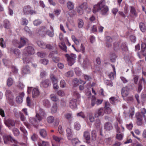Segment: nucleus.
Listing matches in <instances>:
<instances>
[{"mask_svg": "<svg viewBox=\"0 0 146 146\" xmlns=\"http://www.w3.org/2000/svg\"><path fill=\"white\" fill-rule=\"evenodd\" d=\"M64 117L66 119L69 120L72 118V115L70 113H67L64 115Z\"/></svg>", "mask_w": 146, "mask_h": 146, "instance_id": "e2e57ef3", "label": "nucleus"}, {"mask_svg": "<svg viewBox=\"0 0 146 146\" xmlns=\"http://www.w3.org/2000/svg\"><path fill=\"white\" fill-rule=\"evenodd\" d=\"M13 44L15 47H17L19 48V41L16 39L14 40L13 41Z\"/></svg>", "mask_w": 146, "mask_h": 146, "instance_id": "5fc2aeb1", "label": "nucleus"}, {"mask_svg": "<svg viewBox=\"0 0 146 146\" xmlns=\"http://www.w3.org/2000/svg\"><path fill=\"white\" fill-rule=\"evenodd\" d=\"M73 75V72L72 71H70L65 74V76L67 77H71Z\"/></svg>", "mask_w": 146, "mask_h": 146, "instance_id": "09e8293b", "label": "nucleus"}, {"mask_svg": "<svg viewBox=\"0 0 146 146\" xmlns=\"http://www.w3.org/2000/svg\"><path fill=\"white\" fill-rule=\"evenodd\" d=\"M121 48L123 51H126L128 50V48L125 43H123L121 45Z\"/></svg>", "mask_w": 146, "mask_h": 146, "instance_id": "58836bf2", "label": "nucleus"}, {"mask_svg": "<svg viewBox=\"0 0 146 146\" xmlns=\"http://www.w3.org/2000/svg\"><path fill=\"white\" fill-rule=\"evenodd\" d=\"M40 94V92L38 88H35L33 89L32 93V96L33 98H36L39 96Z\"/></svg>", "mask_w": 146, "mask_h": 146, "instance_id": "dca6fc26", "label": "nucleus"}, {"mask_svg": "<svg viewBox=\"0 0 146 146\" xmlns=\"http://www.w3.org/2000/svg\"><path fill=\"white\" fill-rule=\"evenodd\" d=\"M13 83V79L11 78H9L7 80V83L8 86H11Z\"/></svg>", "mask_w": 146, "mask_h": 146, "instance_id": "e433bc0d", "label": "nucleus"}, {"mask_svg": "<svg viewBox=\"0 0 146 146\" xmlns=\"http://www.w3.org/2000/svg\"><path fill=\"white\" fill-rule=\"evenodd\" d=\"M50 77L53 84L58 83V80L53 74H51Z\"/></svg>", "mask_w": 146, "mask_h": 146, "instance_id": "72a5a7b5", "label": "nucleus"}, {"mask_svg": "<svg viewBox=\"0 0 146 146\" xmlns=\"http://www.w3.org/2000/svg\"><path fill=\"white\" fill-rule=\"evenodd\" d=\"M83 136L86 140V142L88 144H90V134L88 131H87L84 132Z\"/></svg>", "mask_w": 146, "mask_h": 146, "instance_id": "4468645a", "label": "nucleus"}, {"mask_svg": "<svg viewBox=\"0 0 146 146\" xmlns=\"http://www.w3.org/2000/svg\"><path fill=\"white\" fill-rule=\"evenodd\" d=\"M104 129L108 131L110 130L112 128L111 124L109 122H106L104 125Z\"/></svg>", "mask_w": 146, "mask_h": 146, "instance_id": "4be33fe9", "label": "nucleus"}, {"mask_svg": "<svg viewBox=\"0 0 146 146\" xmlns=\"http://www.w3.org/2000/svg\"><path fill=\"white\" fill-rule=\"evenodd\" d=\"M4 123L5 125L9 127L11 126H14L15 125V121L11 119H9L7 120H5Z\"/></svg>", "mask_w": 146, "mask_h": 146, "instance_id": "2eb2a0df", "label": "nucleus"}, {"mask_svg": "<svg viewBox=\"0 0 146 146\" xmlns=\"http://www.w3.org/2000/svg\"><path fill=\"white\" fill-rule=\"evenodd\" d=\"M24 94L23 93H21L20 94V95L17 96L16 98V101L18 104L21 103L23 101V97L24 96Z\"/></svg>", "mask_w": 146, "mask_h": 146, "instance_id": "6ab92c4d", "label": "nucleus"}, {"mask_svg": "<svg viewBox=\"0 0 146 146\" xmlns=\"http://www.w3.org/2000/svg\"><path fill=\"white\" fill-rule=\"evenodd\" d=\"M57 53H58L56 50H55L51 52L49 55V57L50 58H52L53 56H55L54 55L55 54H57Z\"/></svg>", "mask_w": 146, "mask_h": 146, "instance_id": "3c124183", "label": "nucleus"}, {"mask_svg": "<svg viewBox=\"0 0 146 146\" xmlns=\"http://www.w3.org/2000/svg\"><path fill=\"white\" fill-rule=\"evenodd\" d=\"M116 56L115 54L113 53H111L110 56V59L112 62H114L116 58Z\"/></svg>", "mask_w": 146, "mask_h": 146, "instance_id": "4c0bfd02", "label": "nucleus"}, {"mask_svg": "<svg viewBox=\"0 0 146 146\" xmlns=\"http://www.w3.org/2000/svg\"><path fill=\"white\" fill-rule=\"evenodd\" d=\"M65 56L67 58L68 64L69 65L71 66L75 62L76 57L75 54H71L70 55L66 54Z\"/></svg>", "mask_w": 146, "mask_h": 146, "instance_id": "7ed1b4c3", "label": "nucleus"}, {"mask_svg": "<svg viewBox=\"0 0 146 146\" xmlns=\"http://www.w3.org/2000/svg\"><path fill=\"white\" fill-rule=\"evenodd\" d=\"M23 60L24 63L27 64L31 62V59L28 57H25L23 58Z\"/></svg>", "mask_w": 146, "mask_h": 146, "instance_id": "13d9d810", "label": "nucleus"}, {"mask_svg": "<svg viewBox=\"0 0 146 146\" xmlns=\"http://www.w3.org/2000/svg\"><path fill=\"white\" fill-rule=\"evenodd\" d=\"M51 100L54 102H56L58 100V98L54 94H51L50 96Z\"/></svg>", "mask_w": 146, "mask_h": 146, "instance_id": "49530a36", "label": "nucleus"}, {"mask_svg": "<svg viewBox=\"0 0 146 146\" xmlns=\"http://www.w3.org/2000/svg\"><path fill=\"white\" fill-rule=\"evenodd\" d=\"M42 22L39 20H36L33 22V24L37 26L41 23Z\"/></svg>", "mask_w": 146, "mask_h": 146, "instance_id": "69168bd1", "label": "nucleus"}, {"mask_svg": "<svg viewBox=\"0 0 146 146\" xmlns=\"http://www.w3.org/2000/svg\"><path fill=\"white\" fill-rule=\"evenodd\" d=\"M79 141L78 139L74 138L71 140V143L72 145L74 146H75L76 145L79 143Z\"/></svg>", "mask_w": 146, "mask_h": 146, "instance_id": "79ce46f5", "label": "nucleus"}, {"mask_svg": "<svg viewBox=\"0 0 146 146\" xmlns=\"http://www.w3.org/2000/svg\"><path fill=\"white\" fill-rule=\"evenodd\" d=\"M105 113L104 109L101 108L98 109L95 112L94 116L96 117H98L101 116H103Z\"/></svg>", "mask_w": 146, "mask_h": 146, "instance_id": "9d476101", "label": "nucleus"}, {"mask_svg": "<svg viewBox=\"0 0 146 146\" xmlns=\"http://www.w3.org/2000/svg\"><path fill=\"white\" fill-rule=\"evenodd\" d=\"M50 84V82L48 80L46 79L45 80L42 81L40 84V86L41 87L44 88L48 87Z\"/></svg>", "mask_w": 146, "mask_h": 146, "instance_id": "f8f14e48", "label": "nucleus"}, {"mask_svg": "<svg viewBox=\"0 0 146 146\" xmlns=\"http://www.w3.org/2000/svg\"><path fill=\"white\" fill-rule=\"evenodd\" d=\"M68 8L70 10L72 9L74 7V5L73 3L71 1L68 2L67 4Z\"/></svg>", "mask_w": 146, "mask_h": 146, "instance_id": "ea45409f", "label": "nucleus"}, {"mask_svg": "<svg viewBox=\"0 0 146 146\" xmlns=\"http://www.w3.org/2000/svg\"><path fill=\"white\" fill-rule=\"evenodd\" d=\"M73 96L74 99H79L80 98V95L79 94L76 90H74L73 93Z\"/></svg>", "mask_w": 146, "mask_h": 146, "instance_id": "7c9ffc66", "label": "nucleus"}, {"mask_svg": "<svg viewBox=\"0 0 146 146\" xmlns=\"http://www.w3.org/2000/svg\"><path fill=\"white\" fill-rule=\"evenodd\" d=\"M13 132L15 136H18L19 134V130L16 128H14L13 130Z\"/></svg>", "mask_w": 146, "mask_h": 146, "instance_id": "a18cd8bd", "label": "nucleus"}, {"mask_svg": "<svg viewBox=\"0 0 146 146\" xmlns=\"http://www.w3.org/2000/svg\"><path fill=\"white\" fill-rule=\"evenodd\" d=\"M76 99L73 98L71 100L69 103V106L72 108H74L76 107Z\"/></svg>", "mask_w": 146, "mask_h": 146, "instance_id": "a211bd4d", "label": "nucleus"}, {"mask_svg": "<svg viewBox=\"0 0 146 146\" xmlns=\"http://www.w3.org/2000/svg\"><path fill=\"white\" fill-rule=\"evenodd\" d=\"M28 41L27 39L26 38H21L20 41L19 42V48H21L23 47L26 44V42Z\"/></svg>", "mask_w": 146, "mask_h": 146, "instance_id": "412c9836", "label": "nucleus"}, {"mask_svg": "<svg viewBox=\"0 0 146 146\" xmlns=\"http://www.w3.org/2000/svg\"><path fill=\"white\" fill-rule=\"evenodd\" d=\"M0 45L3 48L5 47V42L4 41L3 39V38H1L0 39Z\"/></svg>", "mask_w": 146, "mask_h": 146, "instance_id": "052dcab7", "label": "nucleus"}, {"mask_svg": "<svg viewBox=\"0 0 146 146\" xmlns=\"http://www.w3.org/2000/svg\"><path fill=\"white\" fill-rule=\"evenodd\" d=\"M39 34L42 36H44L46 33H47V31L45 27H41L38 31Z\"/></svg>", "mask_w": 146, "mask_h": 146, "instance_id": "aec40b11", "label": "nucleus"}, {"mask_svg": "<svg viewBox=\"0 0 146 146\" xmlns=\"http://www.w3.org/2000/svg\"><path fill=\"white\" fill-rule=\"evenodd\" d=\"M28 23V21L25 18H23L22 19V25H27Z\"/></svg>", "mask_w": 146, "mask_h": 146, "instance_id": "680f3d73", "label": "nucleus"}, {"mask_svg": "<svg viewBox=\"0 0 146 146\" xmlns=\"http://www.w3.org/2000/svg\"><path fill=\"white\" fill-rule=\"evenodd\" d=\"M145 83V80L142 77V79L139 80V84H138V92H140L142 88V85L143 84H144Z\"/></svg>", "mask_w": 146, "mask_h": 146, "instance_id": "f3484780", "label": "nucleus"}, {"mask_svg": "<svg viewBox=\"0 0 146 146\" xmlns=\"http://www.w3.org/2000/svg\"><path fill=\"white\" fill-rule=\"evenodd\" d=\"M12 92L11 91L9 90H6L5 92V95H6L7 97L9 98L10 97H11V99L13 98V96L11 97L12 96Z\"/></svg>", "mask_w": 146, "mask_h": 146, "instance_id": "a19ab883", "label": "nucleus"}, {"mask_svg": "<svg viewBox=\"0 0 146 146\" xmlns=\"http://www.w3.org/2000/svg\"><path fill=\"white\" fill-rule=\"evenodd\" d=\"M22 71L23 73L25 74H28L30 73L29 67L28 66H25L23 68Z\"/></svg>", "mask_w": 146, "mask_h": 146, "instance_id": "393cba45", "label": "nucleus"}, {"mask_svg": "<svg viewBox=\"0 0 146 146\" xmlns=\"http://www.w3.org/2000/svg\"><path fill=\"white\" fill-rule=\"evenodd\" d=\"M84 25L83 21L82 19H79L78 20V26L79 28L82 27Z\"/></svg>", "mask_w": 146, "mask_h": 146, "instance_id": "6e6d98bb", "label": "nucleus"}, {"mask_svg": "<svg viewBox=\"0 0 146 146\" xmlns=\"http://www.w3.org/2000/svg\"><path fill=\"white\" fill-rule=\"evenodd\" d=\"M129 116L132 117L134 114V110L133 108H131L129 110Z\"/></svg>", "mask_w": 146, "mask_h": 146, "instance_id": "864d4df0", "label": "nucleus"}, {"mask_svg": "<svg viewBox=\"0 0 146 146\" xmlns=\"http://www.w3.org/2000/svg\"><path fill=\"white\" fill-rule=\"evenodd\" d=\"M53 138L54 140L58 143L62 139L61 137H58L54 135L53 136Z\"/></svg>", "mask_w": 146, "mask_h": 146, "instance_id": "c03bdc74", "label": "nucleus"}, {"mask_svg": "<svg viewBox=\"0 0 146 146\" xmlns=\"http://www.w3.org/2000/svg\"><path fill=\"white\" fill-rule=\"evenodd\" d=\"M92 139L93 141H95L96 139V133L95 131L93 130L92 131Z\"/></svg>", "mask_w": 146, "mask_h": 146, "instance_id": "bf43d9fd", "label": "nucleus"}, {"mask_svg": "<svg viewBox=\"0 0 146 146\" xmlns=\"http://www.w3.org/2000/svg\"><path fill=\"white\" fill-rule=\"evenodd\" d=\"M136 118L137 119V123L138 125H140L142 123V120L143 117L146 121V117L145 115H143L142 113H137L136 114Z\"/></svg>", "mask_w": 146, "mask_h": 146, "instance_id": "423d86ee", "label": "nucleus"}, {"mask_svg": "<svg viewBox=\"0 0 146 146\" xmlns=\"http://www.w3.org/2000/svg\"><path fill=\"white\" fill-rule=\"evenodd\" d=\"M74 128L77 130H79L81 127V125L78 122H76L74 124Z\"/></svg>", "mask_w": 146, "mask_h": 146, "instance_id": "8fccbe9b", "label": "nucleus"}, {"mask_svg": "<svg viewBox=\"0 0 146 146\" xmlns=\"http://www.w3.org/2000/svg\"><path fill=\"white\" fill-rule=\"evenodd\" d=\"M45 114L44 111L40 108L38 111H36V115L35 118H31L30 120L33 125L40 122L42 119L43 117Z\"/></svg>", "mask_w": 146, "mask_h": 146, "instance_id": "f03ea898", "label": "nucleus"}, {"mask_svg": "<svg viewBox=\"0 0 146 146\" xmlns=\"http://www.w3.org/2000/svg\"><path fill=\"white\" fill-rule=\"evenodd\" d=\"M3 26L6 29H9L10 26V24L9 21L7 20H5L3 21Z\"/></svg>", "mask_w": 146, "mask_h": 146, "instance_id": "c85d7f7f", "label": "nucleus"}, {"mask_svg": "<svg viewBox=\"0 0 146 146\" xmlns=\"http://www.w3.org/2000/svg\"><path fill=\"white\" fill-rule=\"evenodd\" d=\"M129 90L127 87L123 88L121 90L122 96L124 99L127 97L129 94Z\"/></svg>", "mask_w": 146, "mask_h": 146, "instance_id": "ddd939ff", "label": "nucleus"}, {"mask_svg": "<svg viewBox=\"0 0 146 146\" xmlns=\"http://www.w3.org/2000/svg\"><path fill=\"white\" fill-rule=\"evenodd\" d=\"M101 124V122L100 120L98 119L95 121V125L97 128L100 127Z\"/></svg>", "mask_w": 146, "mask_h": 146, "instance_id": "4d7b16f0", "label": "nucleus"}, {"mask_svg": "<svg viewBox=\"0 0 146 146\" xmlns=\"http://www.w3.org/2000/svg\"><path fill=\"white\" fill-rule=\"evenodd\" d=\"M37 43L38 45L41 48L44 49L45 48L46 44L43 41H38L37 42Z\"/></svg>", "mask_w": 146, "mask_h": 146, "instance_id": "2f4dec72", "label": "nucleus"}, {"mask_svg": "<svg viewBox=\"0 0 146 146\" xmlns=\"http://www.w3.org/2000/svg\"><path fill=\"white\" fill-rule=\"evenodd\" d=\"M38 146H49V144L48 142L45 141H40L38 142Z\"/></svg>", "mask_w": 146, "mask_h": 146, "instance_id": "a878e982", "label": "nucleus"}, {"mask_svg": "<svg viewBox=\"0 0 146 146\" xmlns=\"http://www.w3.org/2000/svg\"><path fill=\"white\" fill-rule=\"evenodd\" d=\"M54 120V118L52 116H50L47 118V121L49 123H53Z\"/></svg>", "mask_w": 146, "mask_h": 146, "instance_id": "de8ad7c7", "label": "nucleus"}, {"mask_svg": "<svg viewBox=\"0 0 146 146\" xmlns=\"http://www.w3.org/2000/svg\"><path fill=\"white\" fill-rule=\"evenodd\" d=\"M40 62L44 65H46L48 64V61L47 59H42L40 60Z\"/></svg>", "mask_w": 146, "mask_h": 146, "instance_id": "0e129e2a", "label": "nucleus"}, {"mask_svg": "<svg viewBox=\"0 0 146 146\" xmlns=\"http://www.w3.org/2000/svg\"><path fill=\"white\" fill-rule=\"evenodd\" d=\"M110 104L108 102H106L105 105L103 108L105 113L106 114H110L112 112V110L110 108Z\"/></svg>", "mask_w": 146, "mask_h": 146, "instance_id": "1a4fd4ad", "label": "nucleus"}, {"mask_svg": "<svg viewBox=\"0 0 146 146\" xmlns=\"http://www.w3.org/2000/svg\"><path fill=\"white\" fill-rule=\"evenodd\" d=\"M82 82H83L82 80H79L77 78H75L73 80L72 84L74 86H77L79 84V83L82 84Z\"/></svg>", "mask_w": 146, "mask_h": 146, "instance_id": "5701e85b", "label": "nucleus"}, {"mask_svg": "<svg viewBox=\"0 0 146 146\" xmlns=\"http://www.w3.org/2000/svg\"><path fill=\"white\" fill-rule=\"evenodd\" d=\"M23 12L24 14L25 15H32L36 13V12L32 10L31 7L29 5L25 6L24 7Z\"/></svg>", "mask_w": 146, "mask_h": 146, "instance_id": "39448f33", "label": "nucleus"}, {"mask_svg": "<svg viewBox=\"0 0 146 146\" xmlns=\"http://www.w3.org/2000/svg\"><path fill=\"white\" fill-rule=\"evenodd\" d=\"M37 55L38 56L41 58L44 57L46 55L45 53L42 52H37Z\"/></svg>", "mask_w": 146, "mask_h": 146, "instance_id": "603ef678", "label": "nucleus"}, {"mask_svg": "<svg viewBox=\"0 0 146 146\" xmlns=\"http://www.w3.org/2000/svg\"><path fill=\"white\" fill-rule=\"evenodd\" d=\"M66 132L67 133V137L68 138L69 140L71 139L70 137L72 135V131L70 128H68L66 129Z\"/></svg>", "mask_w": 146, "mask_h": 146, "instance_id": "473e14b6", "label": "nucleus"}, {"mask_svg": "<svg viewBox=\"0 0 146 146\" xmlns=\"http://www.w3.org/2000/svg\"><path fill=\"white\" fill-rule=\"evenodd\" d=\"M60 48L65 52H67V47L64 42H62L59 45Z\"/></svg>", "mask_w": 146, "mask_h": 146, "instance_id": "bb28decb", "label": "nucleus"}, {"mask_svg": "<svg viewBox=\"0 0 146 146\" xmlns=\"http://www.w3.org/2000/svg\"><path fill=\"white\" fill-rule=\"evenodd\" d=\"M108 10V7L105 5V1H101L94 6L93 12H100L102 15H105L107 14Z\"/></svg>", "mask_w": 146, "mask_h": 146, "instance_id": "f257e3e1", "label": "nucleus"}, {"mask_svg": "<svg viewBox=\"0 0 146 146\" xmlns=\"http://www.w3.org/2000/svg\"><path fill=\"white\" fill-rule=\"evenodd\" d=\"M13 52L15 56L17 58H19L21 56V53L18 49H15Z\"/></svg>", "mask_w": 146, "mask_h": 146, "instance_id": "cd10ccee", "label": "nucleus"}, {"mask_svg": "<svg viewBox=\"0 0 146 146\" xmlns=\"http://www.w3.org/2000/svg\"><path fill=\"white\" fill-rule=\"evenodd\" d=\"M40 133L41 137L43 138H45L47 135L46 131L44 129L40 130Z\"/></svg>", "mask_w": 146, "mask_h": 146, "instance_id": "c756f323", "label": "nucleus"}, {"mask_svg": "<svg viewBox=\"0 0 146 146\" xmlns=\"http://www.w3.org/2000/svg\"><path fill=\"white\" fill-rule=\"evenodd\" d=\"M140 29L142 32H145L146 30V27L145 24L143 23H140L139 24Z\"/></svg>", "mask_w": 146, "mask_h": 146, "instance_id": "f704fd0d", "label": "nucleus"}, {"mask_svg": "<svg viewBox=\"0 0 146 146\" xmlns=\"http://www.w3.org/2000/svg\"><path fill=\"white\" fill-rule=\"evenodd\" d=\"M3 138L4 142L5 144H8V142L9 141H10L11 142H14L15 143H18L17 141L10 135H5L3 136Z\"/></svg>", "mask_w": 146, "mask_h": 146, "instance_id": "0eeeda50", "label": "nucleus"}, {"mask_svg": "<svg viewBox=\"0 0 146 146\" xmlns=\"http://www.w3.org/2000/svg\"><path fill=\"white\" fill-rule=\"evenodd\" d=\"M66 85V83L64 80H62L60 83V86L61 87L64 88Z\"/></svg>", "mask_w": 146, "mask_h": 146, "instance_id": "338daca9", "label": "nucleus"}, {"mask_svg": "<svg viewBox=\"0 0 146 146\" xmlns=\"http://www.w3.org/2000/svg\"><path fill=\"white\" fill-rule=\"evenodd\" d=\"M131 15L133 17H135L137 15V13L134 7H131V9L130 11Z\"/></svg>", "mask_w": 146, "mask_h": 146, "instance_id": "b1692460", "label": "nucleus"}, {"mask_svg": "<svg viewBox=\"0 0 146 146\" xmlns=\"http://www.w3.org/2000/svg\"><path fill=\"white\" fill-rule=\"evenodd\" d=\"M87 8V3L84 2L80 6L77 7V12L79 14L82 15L83 13V10L84 9V8Z\"/></svg>", "mask_w": 146, "mask_h": 146, "instance_id": "6e6552de", "label": "nucleus"}, {"mask_svg": "<svg viewBox=\"0 0 146 146\" xmlns=\"http://www.w3.org/2000/svg\"><path fill=\"white\" fill-rule=\"evenodd\" d=\"M57 107L56 104H54L52 107L51 112L52 113H55L57 110Z\"/></svg>", "mask_w": 146, "mask_h": 146, "instance_id": "37998d69", "label": "nucleus"}, {"mask_svg": "<svg viewBox=\"0 0 146 146\" xmlns=\"http://www.w3.org/2000/svg\"><path fill=\"white\" fill-rule=\"evenodd\" d=\"M35 53V51L34 48L31 46H29L26 47L23 51V54L25 55L33 54Z\"/></svg>", "mask_w": 146, "mask_h": 146, "instance_id": "20e7f679", "label": "nucleus"}, {"mask_svg": "<svg viewBox=\"0 0 146 146\" xmlns=\"http://www.w3.org/2000/svg\"><path fill=\"white\" fill-rule=\"evenodd\" d=\"M44 105L46 108H49L50 106V103L47 99H45L43 101Z\"/></svg>", "mask_w": 146, "mask_h": 146, "instance_id": "c9c22d12", "label": "nucleus"}, {"mask_svg": "<svg viewBox=\"0 0 146 146\" xmlns=\"http://www.w3.org/2000/svg\"><path fill=\"white\" fill-rule=\"evenodd\" d=\"M52 61L55 63H57L58 62L59 60V58L53 56L52 58Z\"/></svg>", "mask_w": 146, "mask_h": 146, "instance_id": "774afa93", "label": "nucleus"}, {"mask_svg": "<svg viewBox=\"0 0 146 146\" xmlns=\"http://www.w3.org/2000/svg\"><path fill=\"white\" fill-rule=\"evenodd\" d=\"M141 54L143 56H146L145 60L146 61V40L142 43L141 45Z\"/></svg>", "mask_w": 146, "mask_h": 146, "instance_id": "9b49d317", "label": "nucleus"}]
</instances>
